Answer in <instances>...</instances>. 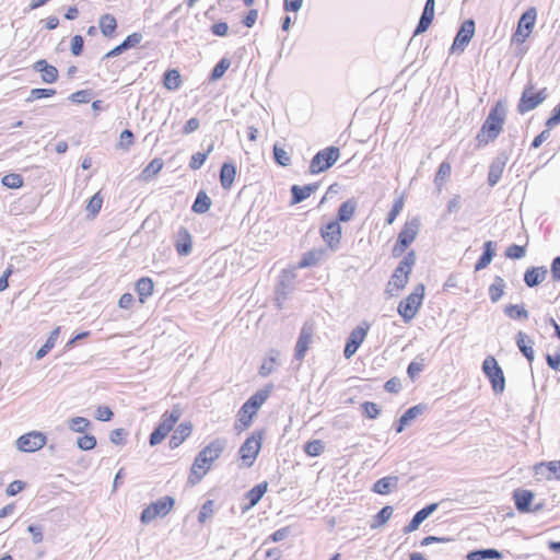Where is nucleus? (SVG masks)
Returning a JSON list of instances; mask_svg holds the SVG:
<instances>
[{
    "label": "nucleus",
    "instance_id": "1",
    "mask_svg": "<svg viewBox=\"0 0 560 560\" xmlns=\"http://www.w3.org/2000/svg\"><path fill=\"white\" fill-rule=\"evenodd\" d=\"M225 446L226 441L224 439H215L198 453L188 477L189 485L195 486L201 481L213 462L220 457Z\"/></svg>",
    "mask_w": 560,
    "mask_h": 560
},
{
    "label": "nucleus",
    "instance_id": "2",
    "mask_svg": "<svg viewBox=\"0 0 560 560\" xmlns=\"http://www.w3.org/2000/svg\"><path fill=\"white\" fill-rule=\"evenodd\" d=\"M505 115L506 110L504 105L498 102L490 109L485 122L476 136L478 147L486 145L500 136L501 131L503 130Z\"/></svg>",
    "mask_w": 560,
    "mask_h": 560
},
{
    "label": "nucleus",
    "instance_id": "3",
    "mask_svg": "<svg viewBox=\"0 0 560 560\" xmlns=\"http://www.w3.org/2000/svg\"><path fill=\"white\" fill-rule=\"evenodd\" d=\"M420 226L421 223L419 218H412L405 223L393 248L394 257H399L405 253L407 247L416 240L417 235L419 234Z\"/></svg>",
    "mask_w": 560,
    "mask_h": 560
},
{
    "label": "nucleus",
    "instance_id": "4",
    "mask_svg": "<svg viewBox=\"0 0 560 560\" xmlns=\"http://www.w3.org/2000/svg\"><path fill=\"white\" fill-rule=\"evenodd\" d=\"M424 295V285L418 284L398 305V313L406 323L410 322L418 313Z\"/></svg>",
    "mask_w": 560,
    "mask_h": 560
},
{
    "label": "nucleus",
    "instance_id": "5",
    "mask_svg": "<svg viewBox=\"0 0 560 560\" xmlns=\"http://www.w3.org/2000/svg\"><path fill=\"white\" fill-rule=\"evenodd\" d=\"M268 390H259L250 396L247 401L241 407L238 411V420L245 427H249L253 417L257 413L258 409L268 398Z\"/></svg>",
    "mask_w": 560,
    "mask_h": 560
},
{
    "label": "nucleus",
    "instance_id": "6",
    "mask_svg": "<svg viewBox=\"0 0 560 560\" xmlns=\"http://www.w3.org/2000/svg\"><path fill=\"white\" fill-rule=\"evenodd\" d=\"M340 151L337 147H328L318 151L311 161L310 173L318 174L330 168L339 159Z\"/></svg>",
    "mask_w": 560,
    "mask_h": 560
},
{
    "label": "nucleus",
    "instance_id": "7",
    "mask_svg": "<svg viewBox=\"0 0 560 560\" xmlns=\"http://www.w3.org/2000/svg\"><path fill=\"white\" fill-rule=\"evenodd\" d=\"M416 262V253L410 250L399 262L397 268L388 282V285H394L397 290H401L406 287L409 280V275Z\"/></svg>",
    "mask_w": 560,
    "mask_h": 560
},
{
    "label": "nucleus",
    "instance_id": "8",
    "mask_svg": "<svg viewBox=\"0 0 560 560\" xmlns=\"http://www.w3.org/2000/svg\"><path fill=\"white\" fill-rule=\"evenodd\" d=\"M175 500L172 497H163L148 505L142 512L140 520L143 524H149L156 517L166 516L173 509Z\"/></svg>",
    "mask_w": 560,
    "mask_h": 560
},
{
    "label": "nucleus",
    "instance_id": "9",
    "mask_svg": "<svg viewBox=\"0 0 560 560\" xmlns=\"http://www.w3.org/2000/svg\"><path fill=\"white\" fill-rule=\"evenodd\" d=\"M482 371L489 378L492 389L495 394L503 393L505 388V378L502 369L494 357L489 355L482 362Z\"/></svg>",
    "mask_w": 560,
    "mask_h": 560
},
{
    "label": "nucleus",
    "instance_id": "10",
    "mask_svg": "<svg viewBox=\"0 0 560 560\" xmlns=\"http://www.w3.org/2000/svg\"><path fill=\"white\" fill-rule=\"evenodd\" d=\"M547 98L546 89H542L538 92L534 91L532 84L525 86L520 102L517 104V112L520 114H525L535 109Z\"/></svg>",
    "mask_w": 560,
    "mask_h": 560
},
{
    "label": "nucleus",
    "instance_id": "11",
    "mask_svg": "<svg viewBox=\"0 0 560 560\" xmlns=\"http://www.w3.org/2000/svg\"><path fill=\"white\" fill-rule=\"evenodd\" d=\"M261 441L262 434L260 432L254 433L241 445L238 453L241 459L247 467H250L254 464L257 455L259 454L261 448Z\"/></svg>",
    "mask_w": 560,
    "mask_h": 560
},
{
    "label": "nucleus",
    "instance_id": "12",
    "mask_svg": "<svg viewBox=\"0 0 560 560\" xmlns=\"http://www.w3.org/2000/svg\"><path fill=\"white\" fill-rule=\"evenodd\" d=\"M537 18V11L535 8L526 10L517 24V30L513 35V39L517 43H523L533 32L535 21Z\"/></svg>",
    "mask_w": 560,
    "mask_h": 560
},
{
    "label": "nucleus",
    "instance_id": "13",
    "mask_svg": "<svg viewBox=\"0 0 560 560\" xmlns=\"http://www.w3.org/2000/svg\"><path fill=\"white\" fill-rule=\"evenodd\" d=\"M46 435L38 431H32L21 435L16 440V447L26 453L40 450L46 444Z\"/></svg>",
    "mask_w": 560,
    "mask_h": 560
},
{
    "label": "nucleus",
    "instance_id": "14",
    "mask_svg": "<svg viewBox=\"0 0 560 560\" xmlns=\"http://www.w3.org/2000/svg\"><path fill=\"white\" fill-rule=\"evenodd\" d=\"M475 34V22L472 20H466L459 31L457 32L453 45L451 47V51L453 54L455 52H463L466 48V46L471 40L472 36Z\"/></svg>",
    "mask_w": 560,
    "mask_h": 560
},
{
    "label": "nucleus",
    "instance_id": "15",
    "mask_svg": "<svg viewBox=\"0 0 560 560\" xmlns=\"http://www.w3.org/2000/svg\"><path fill=\"white\" fill-rule=\"evenodd\" d=\"M313 335H314V327L310 323H305L302 326L300 336L298 338L296 345H295V359L301 362L303 361L307 350L310 349V346L313 342Z\"/></svg>",
    "mask_w": 560,
    "mask_h": 560
},
{
    "label": "nucleus",
    "instance_id": "16",
    "mask_svg": "<svg viewBox=\"0 0 560 560\" xmlns=\"http://www.w3.org/2000/svg\"><path fill=\"white\" fill-rule=\"evenodd\" d=\"M369 330V325L358 326L355 327L349 335L345 350L343 355L346 359H350L359 349V347L364 341Z\"/></svg>",
    "mask_w": 560,
    "mask_h": 560
},
{
    "label": "nucleus",
    "instance_id": "17",
    "mask_svg": "<svg viewBox=\"0 0 560 560\" xmlns=\"http://www.w3.org/2000/svg\"><path fill=\"white\" fill-rule=\"evenodd\" d=\"M322 237L331 250H337L340 244L342 229L338 221H331L320 230Z\"/></svg>",
    "mask_w": 560,
    "mask_h": 560
},
{
    "label": "nucleus",
    "instance_id": "18",
    "mask_svg": "<svg viewBox=\"0 0 560 560\" xmlns=\"http://www.w3.org/2000/svg\"><path fill=\"white\" fill-rule=\"evenodd\" d=\"M535 476L538 478L560 479V460L542 462L534 467Z\"/></svg>",
    "mask_w": 560,
    "mask_h": 560
},
{
    "label": "nucleus",
    "instance_id": "19",
    "mask_svg": "<svg viewBox=\"0 0 560 560\" xmlns=\"http://www.w3.org/2000/svg\"><path fill=\"white\" fill-rule=\"evenodd\" d=\"M180 416L182 409L179 406H174L171 411H165L162 415L161 422L155 429H158L164 435H167L173 429L174 424L179 420Z\"/></svg>",
    "mask_w": 560,
    "mask_h": 560
},
{
    "label": "nucleus",
    "instance_id": "20",
    "mask_svg": "<svg viewBox=\"0 0 560 560\" xmlns=\"http://www.w3.org/2000/svg\"><path fill=\"white\" fill-rule=\"evenodd\" d=\"M33 69L40 72L42 81L45 83H54L58 80L59 73L55 66L49 65L45 59L37 60L33 65Z\"/></svg>",
    "mask_w": 560,
    "mask_h": 560
},
{
    "label": "nucleus",
    "instance_id": "21",
    "mask_svg": "<svg viewBox=\"0 0 560 560\" xmlns=\"http://www.w3.org/2000/svg\"><path fill=\"white\" fill-rule=\"evenodd\" d=\"M506 160H508L506 156L500 155V156H497L490 164L489 173H488V183L491 187L497 185L499 183L500 178L502 177V174H503V171H504V167L506 164Z\"/></svg>",
    "mask_w": 560,
    "mask_h": 560
},
{
    "label": "nucleus",
    "instance_id": "22",
    "mask_svg": "<svg viewBox=\"0 0 560 560\" xmlns=\"http://www.w3.org/2000/svg\"><path fill=\"white\" fill-rule=\"evenodd\" d=\"M548 270L546 267H532L528 268L524 273V281L529 287H536L545 281Z\"/></svg>",
    "mask_w": 560,
    "mask_h": 560
},
{
    "label": "nucleus",
    "instance_id": "23",
    "mask_svg": "<svg viewBox=\"0 0 560 560\" xmlns=\"http://www.w3.org/2000/svg\"><path fill=\"white\" fill-rule=\"evenodd\" d=\"M317 183H312L305 186L293 185L291 187L292 203H300L308 198L313 192L318 189Z\"/></svg>",
    "mask_w": 560,
    "mask_h": 560
},
{
    "label": "nucleus",
    "instance_id": "24",
    "mask_svg": "<svg viewBox=\"0 0 560 560\" xmlns=\"http://www.w3.org/2000/svg\"><path fill=\"white\" fill-rule=\"evenodd\" d=\"M516 509L520 512H529L530 503L534 499V493L529 490L516 489L513 493Z\"/></svg>",
    "mask_w": 560,
    "mask_h": 560
},
{
    "label": "nucleus",
    "instance_id": "25",
    "mask_svg": "<svg viewBox=\"0 0 560 560\" xmlns=\"http://www.w3.org/2000/svg\"><path fill=\"white\" fill-rule=\"evenodd\" d=\"M192 432L190 422L180 423L171 436L170 446L172 448L178 447Z\"/></svg>",
    "mask_w": 560,
    "mask_h": 560
},
{
    "label": "nucleus",
    "instance_id": "26",
    "mask_svg": "<svg viewBox=\"0 0 560 560\" xmlns=\"http://www.w3.org/2000/svg\"><path fill=\"white\" fill-rule=\"evenodd\" d=\"M398 480L399 479L397 476H387L381 478L374 483L373 491L378 494H388L397 488Z\"/></svg>",
    "mask_w": 560,
    "mask_h": 560
},
{
    "label": "nucleus",
    "instance_id": "27",
    "mask_svg": "<svg viewBox=\"0 0 560 560\" xmlns=\"http://www.w3.org/2000/svg\"><path fill=\"white\" fill-rule=\"evenodd\" d=\"M192 247L191 235L187 229L182 228L178 232V240L176 242V250L182 256L190 254Z\"/></svg>",
    "mask_w": 560,
    "mask_h": 560
},
{
    "label": "nucleus",
    "instance_id": "28",
    "mask_svg": "<svg viewBox=\"0 0 560 560\" xmlns=\"http://www.w3.org/2000/svg\"><path fill=\"white\" fill-rule=\"evenodd\" d=\"M358 201L353 198L348 199L342 202L338 209L337 221L338 222H348L350 221L357 210Z\"/></svg>",
    "mask_w": 560,
    "mask_h": 560
},
{
    "label": "nucleus",
    "instance_id": "29",
    "mask_svg": "<svg viewBox=\"0 0 560 560\" xmlns=\"http://www.w3.org/2000/svg\"><path fill=\"white\" fill-rule=\"evenodd\" d=\"M516 345L523 355L532 362L534 360L533 340L523 331L516 336Z\"/></svg>",
    "mask_w": 560,
    "mask_h": 560
},
{
    "label": "nucleus",
    "instance_id": "30",
    "mask_svg": "<svg viewBox=\"0 0 560 560\" xmlns=\"http://www.w3.org/2000/svg\"><path fill=\"white\" fill-rule=\"evenodd\" d=\"M494 256V243L487 241L483 244V253L475 265V270L480 271L488 267Z\"/></svg>",
    "mask_w": 560,
    "mask_h": 560
},
{
    "label": "nucleus",
    "instance_id": "31",
    "mask_svg": "<svg viewBox=\"0 0 560 560\" xmlns=\"http://www.w3.org/2000/svg\"><path fill=\"white\" fill-rule=\"evenodd\" d=\"M236 168L232 163H223L220 171V180L224 189H230L234 183Z\"/></svg>",
    "mask_w": 560,
    "mask_h": 560
},
{
    "label": "nucleus",
    "instance_id": "32",
    "mask_svg": "<svg viewBox=\"0 0 560 560\" xmlns=\"http://www.w3.org/2000/svg\"><path fill=\"white\" fill-rule=\"evenodd\" d=\"M279 355L280 352L278 350H270L268 357L264 360L262 364L259 368V374L261 376H268L276 370Z\"/></svg>",
    "mask_w": 560,
    "mask_h": 560
},
{
    "label": "nucleus",
    "instance_id": "33",
    "mask_svg": "<svg viewBox=\"0 0 560 560\" xmlns=\"http://www.w3.org/2000/svg\"><path fill=\"white\" fill-rule=\"evenodd\" d=\"M153 281L148 277L139 279L136 283V291L139 294L140 302L143 303L153 293Z\"/></svg>",
    "mask_w": 560,
    "mask_h": 560
},
{
    "label": "nucleus",
    "instance_id": "34",
    "mask_svg": "<svg viewBox=\"0 0 560 560\" xmlns=\"http://www.w3.org/2000/svg\"><path fill=\"white\" fill-rule=\"evenodd\" d=\"M212 201L210 197L203 190H200L197 194L191 210L198 214L206 213L210 209Z\"/></svg>",
    "mask_w": 560,
    "mask_h": 560
},
{
    "label": "nucleus",
    "instance_id": "35",
    "mask_svg": "<svg viewBox=\"0 0 560 560\" xmlns=\"http://www.w3.org/2000/svg\"><path fill=\"white\" fill-rule=\"evenodd\" d=\"M266 491H267V482H260V483L256 485L254 488H252L246 493V498L249 501V504L246 506V509H250V508L255 506L260 501V499L266 493Z\"/></svg>",
    "mask_w": 560,
    "mask_h": 560
},
{
    "label": "nucleus",
    "instance_id": "36",
    "mask_svg": "<svg viewBox=\"0 0 560 560\" xmlns=\"http://www.w3.org/2000/svg\"><path fill=\"white\" fill-rule=\"evenodd\" d=\"M59 334H60V327L55 328L50 332V335H49L48 339L46 340V342L36 352V359L37 360L43 359L55 347V345L57 342V339L59 337Z\"/></svg>",
    "mask_w": 560,
    "mask_h": 560
},
{
    "label": "nucleus",
    "instance_id": "37",
    "mask_svg": "<svg viewBox=\"0 0 560 560\" xmlns=\"http://www.w3.org/2000/svg\"><path fill=\"white\" fill-rule=\"evenodd\" d=\"M324 257V250H310L305 253L299 262L300 268H307L317 265Z\"/></svg>",
    "mask_w": 560,
    "mask_h": 560
},
{
    "label": "nucleus",
    "instance_id": "38",
    "mask_svg": "<svg viewBox=\"0 0 560 560\" xmlns=\"http://www.w3.org/2000/svg\"><path fill=\"white\" fill-rule=\"evenodd\" d=\"M502 553L497 549H480L470 551L467 555L468 560H482V559H500Z\"/></svg>",
    "mask_w": 560,
    "mask_h": 560
},
{
    "label": "nucleus",
    "instance_id": "39",
    "mask_svg": "<svg viewBox=\"0 0 560 560\" xmlns=\"http://www.w3.org/2000/svg\"><path fill=\"white\" fill-rule=\"evenodd\" d=\"M505 288L504 280L497 276L493 283L489 287V296L491 302L497 303L503 295Z\"/></svg>",
    "mask_w": 560,
    "mask_h": 560
},
{
    "label": "nucleus",
    "instance_id": "40",
    "mask_svg": "<svg viewBox=\"0 0 560 560\" xmlns=\"http://www.w3.org/2000/svg\"><path fill=\"white\" fill-rule=\"evenodd\" d=\"M182 84L180 74L177 70L172 69L164 74V86L170 91L179 89Z\"/></svg>",
    "mask_w": 560,
    "mask_h": 560
},
{
    "label": "nucleus",
    "instance_id": "41",
    "mask_svg": "<svg viewBox=\"0 0 560 560\" xmlns=\"http://www.w3.org/2000/svg\"><path fill=\"white\" fill-rule=\"evenodd\" d=\"M117 26L116 19L110 14H104L100 19V28L104 36H110Z\"/></svg>",
    "mask_w": 560,
    "mask_h": 560
},
{
    "label": "nucleus",
    "instance_id": "42",
    "mask_svg": "<svg viewBox=\"0 0 560 560\" xmlns=\"http://www.w3.org/2000/svg\"><path fill=\"white\" fill-rule=\"evenodd\" d=\"M452 167L451 164L446 161L442 162L438 168V172L435 174L434 183L441 189L443 184L451 176Z\"/></svg>",
    "mask_w": 560,
    "mask_h": 560
},
{
    "label": "nucleus",
    "instance_id": "43",
    "mask_svg": "<svg viewBox=\"0 0 560 560\" xmlns=\"http://www.w3.org/2000/svg\"><path fill=\"white\" fill-rule=\"evenodd\" d=\"M163 167V161L160 158L153 159L141 172L142 179L147 180L156 175Z\"/></svg>",
    "mask_w": 560,
    "mask_h": 560
},
{
    "label": "nucleus",
    "instance_id": "44",
    "mask_svg": "<svg viewBox=\"0 0 560 560\" xmlns=\"http://www.w3.org/2000/svg\"><path fill=\"white\" fill-rule=\"evenodd\" d=\"M90 420L84 417H74L68 421L69 429L78 433L85 432L90 428Z\"/></svg>",
    "mask_w": 560,
    "mask_h": 560
},
{
    "label": "nucleus",
    "instance_id": "45",
    "mask_svg": "<svg viewBox=\"0 0 560 560\" xmlns=\"http://www.w3.org/2000/svg\"><path fill=\"white\" fill-rule=\"evenodd\" d=\"M504 313L512 319H527L529 314L528 311L523 306L510 304L504 308Z\"/></svg>",
    "mask_w": 560,
    "mask_h": 560
},
{
    "label": "nucleus",
    "instance_id": "46",
    "mask_svg": "<svg viewBox=\"0 0 560 560\" xmlns=\"http://www.w3.org/2000/svg\"><path fill=\"white\" fill-rule=\"evenodd\" d=\"M23 177L20 174L11 173L2 177L1 183L10 189H18L23 186Z\"/></svg>",
    "mask_w": 560,
    "mask_h": 560
},
{
    "label": "nucleus",
    "instance_id": "47",
    "mask_svg": "<svg viewBox=\"0 0 560 560\" xmlns=\"http://www.w3.org/2000/svg\"><path fill=\"white\" fill-rule=\"evenodd\" d=\"M273 156L276 162L281 166H288L291 163L290 154L278 144L273 145Z\"/></svg>",
    "mask_w": 560,
    "mask_h": 560
},
{
    "label": "nucleus",
    "instance_id": "48",
    "mask_svg": "<svg viewBox=\"0 0 560 560\" xmlns=\"http://www.w3.org/2000/svg\"><path fill=\"white\" fill-rule=\"evenodd\" d=\"M304 451L308 456H319L324 452V444L320 440H313L305 444Z\"/></svg>",
    "mask_w": 560,
    "mask_h": 560
},
{
    "label": "nucleus",
    "instance_id": "49",
    "mask_svg": "<svg viewBox=\"0 0 560 560\" xmlns=\"http://www.w3.org/2000/svg\"><path fill=\"white\" fill-rule=\"evenodd\" d=\"M56 94L54 89H33L30 92L26 102H34L44 97H50Z\"/></svg>",
    "mask_w": 560,
    "mask_h": 560
},
{
    "label": "nucleus",
    "instance_id": "50",
    "mask_svg": "<svg viewBox=\"0 0 560 560\" xmlns=\"http://www.w3.org/2000/svg\"><path fill=\"white\" fill-rule=\"evenodd\" d=\"M231 62L226 58H222L213 68L211 72V80L215 81L223 77L225 71L229 69Z\"/></svg>",
    "mask_w": 560,
    "mask_h": 560
},
{
    "label": "nucleus",
    "instance_id": "51",
    "mask_svg": "<svg viewBox=\"0 0 560 560\" xmlns=\"http://www.w3.org/2000/svg\"><path fill=\"white\" fill-rule=\"evenodd\" d=\"M213 515V501L212 500H207L200 511H199V515H198V521L199 523L203 524L206 523L207 520L211 518Z\"/></svg>",
    "mask_w": 560,
    "mask_h": 560
},
{
    "label": "nucleus",
    "instance_id": "52",
    "mask_svg": "<svg viewBox=\"0 0 560 560\" xmlns=\"http://www.w3.org/2000/svg\"><path fill=\"white\" fill-rule=\"evenodd\" d=\"M77 445L82 451H90L96 446V439L94 435L85 434L77 440Z\"/></svg>",
    "mask_w": 560,
    "mask_h": 560
},
{
    "label": "nucleus",
    "instance_id": "53",
    "mask_svg": "<svg viewBox=\"0 0 560 560\" xmlns=\"http://www.w3.org/2000/svg\"><path fill=\"white\" fill-rule=\"evenodd\" d=\"M102 203H103V198L101 197L100 192L95 194L89 201L88 206H86V210L90 214H92L93 217H95L101 208H102Z\"/></svg>",
    "mask_w": 560,
    "mask_h": 560
},
{
    "label": "nucleus",
    "instance_id": "54",
    "mask_svg": "<svg viewBox=\"0 0 560 560\" xmlns=\"http://www.w3.org/2000/svg\"><path fill=\"white\" fill-rule=\"evenodd\" d=\"M404 208V198L400 197L395 200L392 210L387 214L386 222L387 224H393L396 218L399 215Z\"/></svg>",
    "mask_w": 560,
    "mask_h": 560
},
{
    "label": "nucleus",
    "instance_id": "55",
    "mask_svg": "<svg viewBox=\"0 0 560 560\" xmlns=\"http://www.w3.org/2000/svg\"><path fill=\"white\" fill-rule=\"evenodd\" d=\"M393 508L389 505L384 506L375 516L376 524L372 525V527L381 526L385 524L393 515Z\"/></svg>",
    "mask_w": 560,
    "mask_h": 560
},
{
    "label": "nucleus",
    "instance_id": "56",
    "mask_svg": "<svg viewBox=\"0 0 560 560\" xmlns=\"http://www.w3.org/2000/svg\"><path fill=\"white\" fill-rule=\"evenodd\" d=\"M525 247L516 244L510 245L505 250V256L511 259H521L525 256Z\"/></svg>",
    "mask_w": 560,
    "mask_h": 560
},
{
    "label": "nucleus",
    "instance_id": "57",
    "mask_svg": "<svg viewBox=\"0 0 560 560\" xmlns=\"http://www.w3.org/2000/svg\"><path fill=\"white\" fill-rule=\"evenodd\" d=\"M425 521V518H423V515H421L419 513V511L413 515V517L411 518V521L408 523V525L405 526L404 528V533L405 534H409V533H412L415 530H417L420 526V524Z\"/></svg>",
    "mask_w": 560,
    "mask_h": 560
},
{
    "label": "nucleus",
    "instance_id": "58",
    "mask_svg": "<svg viewBox=\"0 0 560 560\" xmlns=\"http://www.w3.org/2000/svg\"><path fill=\"white\" fill-rule=\"evenodd\" d=\"M424 369V360L421 359V361H413L408 365L407 373L411 380H415L420 372H422Z\"/></svg>",
    "mask_w": 560,
    "mask_h": 560
},
{
    "label": "nucleus",
    "instance_id": "59",
    "mask_svg": "<svg viewBox=\"0 0 560 560\" xmlns=\"http://www.w3.org/2000/svg\"><path fill=\"white\" fill-rule=\"evenodd\" d=\"M208 153L197 152L191 155L189 167L191 170H199L206 162Z\"/></svg>",
    "mask_w": 560,
    "mask_h": 560
},
{
    "label": "nucleus",
    "instance_id": "60",
    "mask_svg": "<svg viewBox=\"0 0 560 560\" xmlns=\"http://www.w3.org/2000/svg\"><path fill=\"white\" fill-rule=\"evenodd\" d=\"M432 20L433 16L422 13L413 35H418L425 32L431 25Z\"/></svg>",
    "mask_w": 560,
    "mask_h": 560
},
{
    "label": "nucleus",
    "instance_id": "61",
    "mask_svg": "<svg viewBox=\"0 0 560 560\" xmlns=\"http://www.w3.org/2000/svg\"><path fill=\"white\" fill-rule=\"evenodd\" d=\"M363 410H364V413L368 418L370 419H375L378 417L381 410L378 408V406L374 402H371V401H365L363 405Z\"/></svg>",
    "mask_w": 560,
    "mask_h": 560
},
{
    "label": "nucleus",
    "instance_id": "62",
    "mask_svg": "<svg viewBox=\"0 0 560 560\" xmlns=\"http://www.w3.org/2000/svg\"><path fill=\"white\" fill-rule=\"evenodd\" d=\"M95 418L98 421H109L113 418V411L107 406H100L95 410Z\"/></svg>",
    "mask_w": 560,
    "mask_h": 560
},
{
    "label": "nucleus",
    "instance_id": "63",
    "mask_svg": "<svg viewBox=\"0 0 560 560\" xmlns=\"http://www.w3.org/2000/svg\"><path fill=\"white\" fill-rule=\"evenodd\" d=\"M126 435L125 429H115L110 432L109 440L113 444L121 445L125 443Z\"/></svg>",
    "mask_w": 560,
    "mask_h": 560
},
{
    "label": "nucleus",
    "instance_id": "64",
    "mask_svg": "<svg viewBox=\"0 0 560 560\" xmlns=\"http://www.w3.org/2000/svg\"><path fill=\"white\" fill-rule=\"evenodd\" d=\"M560 124V104L553 109L552 115L547 119L546 127L552 129Z\"/></svg>",
    "mask_w": 560,
    "mask_h": 560
}]
</instances>
